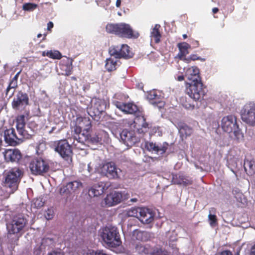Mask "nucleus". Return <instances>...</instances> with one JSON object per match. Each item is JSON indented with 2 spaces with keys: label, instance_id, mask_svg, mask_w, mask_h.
<instances>
[{
  "label": "nucleus",
  "instance_id": "nucleus-17",
  "mask_svg": "<svg viewBox=\"0 0 255 255\" xmlns=\"http://www.w3.org/2000/svg\"><path fill=\"white\" fill-rule=\"evenodd\" d=\"M121 192H113L108 194L104 199L105 205L111 207L118 204L123 200H126Z\"/></svg>",
  "mask_w": 255,
  "mask_h": 255
},
{
  "label": "nucleus",
  "instance_id": "nucleus-49",
  "mask_svg": "<svg viewBox=\"0 0 255 255\" xmlns=\"http://www.w3.org/2000/svg\"><path fill=\"white\" fill-rule=\"evenodd\" d=\"M48 255H64L63 253L57 251H52L49 253Z\"/></svg>",
  "mask_w": 255,
  "mask_h": 255
},
{
  "label": "nucleus",
  "instance_id": "nucleus-23",
  "mask_svg": "<svg viewBox=\"0 0 255 255\" xmlns=\"http://www.w3.org/2000/svg\"><path fill=\"white\" fill-rule=\"evenodd\" d=\"M185 76L190 82H202L199 69L196 66L188 68L186 72Z\"/></svg>",
  "mask_w": 255,
  "mask_h": 255
},
{
  "label": "nucleus",
  "instance_id": "nucleus-22",
  "mask_svg": "<svg viewBox=\"0 0 255 255\" xmlns=\"http://www.w3.org/2000/svg\"><path fill=\"white\" fill-rule=\"evenodd\" d=\"M3 155L6 162H18L21 158V154L17 149H6L3 152Z\"/></svg>",
  "mask_w": 255,
  "mask_h": 255
},
{
  "label": "nucleus",
  "instance_id": "nucleus-14",
  "mask_svg": "<svg viewBox=\"0 0 255 255\" xmlns=\"http://www.w3.org/2000/svg\"><path fill=\"white\" fill-rule=\"evenodd\" d=\"M29 104L28 95L21 91H19L16 97L13 99L11 105L14 109L18 110L20 107H25Z\"/></svg>",
  "mask_w": 255,
  "mask_h": 255
},
{
  "label": "nucleus",
  "instance_id": "nucleus-41",
  "mask_svg": "<svg viewBox=\"0 0 255 255\" xmlns=\"http://www.w3.org/2000/svg\"><path fill=\"white\" fill-rule=\"evenodd\" d=\"M208 219L210 221V224L212 226H214L217 222V217L215 215L209 214Z\"/></svg>",
  "mask_w": 255,
  "mask_h": 255
},
{
  "label": "nucleus",
  "instance_id": "nucleus-20",
  "mask_svg": "<svg viewBox=\"0 0 255 255\" xmlns=\"http://www.w3.org/2000/svg\"><path fill=\"white\" fill-rule=\"evenodd\" d=\"M139 220L143 224H149L154 220V213L149 209L141 208L140 209Z\"/></svg>",
  "mask_w": 255,
  "mask_h": 255
},
{
  "label": "nucleus",
  "instance_id": "nucleus-11",
  "mask_svg": "<svg viewBox=\"0 0 255 255\" xmlns=\"http://www.w3.org/2000/svg\"><path fill=\"white\" fill-rule=\"evenodd\" d=\"M109 53L111 56H114L117 59L122 58L128 59L132 56L130 47L127 44H122L120 46H112L109 49Z\"/></svg>",
  "mask_w": 255,
  "mask_h": 255
},
{
  "label": "nucleus",
  "instance_id": "nucleus-12",
  "mask_svg": "<svg viewBox=\"0 0 255 255\" xmlns=\"http://www.w3.org/2000/svg\"><path fill=\"white\" fill-rule=\"evenodd\" d=\"M242 119L251 126H255V102L246 104L242 111Z\"/></svg>",
  "mask_w": 255,
  "mask_h": 255
},
{
  "label": "nucleus",
  "instance_id": "nucleus-53",
  "mask_svg": "<svg viewBox=\"0 0 255 255\" xmlns=\"http://www.w3.org/2000/svg\"><path fill=\"white\" fill-rule=\"evenodd\" d=\"M192 43L194 45V47H197L199 46V42L197 40H193L192 41Z\"/></svg>",
  "mask_w": 255,
  "mask_h": 255
},
{
  "label": "nucleus",
  "instance_id": "nucleus-34",
  "mask_svg": "<svg viewBox=\"0 0 255 255\" xmlns=\"http://www.w3.org/2000/svg\"><path fill=\"white\" fill-rule=\"evenodd\" d=\"M38 7V5L33 3H25L22 5V9L24 11H32Z\"/></svg>",
  "mask_w": 255,
  "mask_h": 255
},
{
  "label": "nucleus",
  "instance_id": "nucleus-48",
  "mask_svg": "<svg viewBox=\"0 0 255 255\" xmlns=\"http://www.w3.org/2000/svg\"><path fill=\"white\" fill-rule=\"evenodd\" d=\"M249 255H255V243L251 247Z\"/></svg>",
  "mask_w": 255,
  "mask_h": 255
},
{
  "label": "nucleus",
  "instance_id": "nucleus-43",
  "mask_svg": "<svg viewBox=\"0 0 255 255\" xmlns=\"http://www.w3.org/2000/svg\"><path fill=\"white\" fill-rule=\"evenodd\" d=\"M188 59H189V61H185L187 63H189L191 60L195 61L197 60H201V57L198 56L196 54H191Z\"/></svg>",
  "mask_w": 255,
  "mask_h": 255
},
{
  "label": "nucleus",
  "instance_id": "nucleus-18",
  "mask_svg": "<svg viewBox=\"0 0 255 255\" xmlns=\"http://www.w3.org/2000/svg\"><path fill=\"white\" fill-rule=\"evenodd\" d=\"M114 105L121 111L127 114H135L138 110L137 106L133 103H124L117 100L113 102Z\"/></svg>",
  "mask_w": 255,
  "mask_h": 255
},
{
  "label": "nucleus",
  "instance_id": "nucleus-31",
  "mask_svg": "<svg viewBox=\"0 0 255 255\" xmlns=\"http://www.w3.org/2000/svg\"><path fill=\"white\" fill-rule=\"evenodd\" d=\"M142 119L143 121V123L142 125V131L144 132H148L149 134H151L154 132H155V128L154 127L153 128L150 124L146 123L145 122V119L143 116L142 117Z\"/></svg>",
  "mask_w": 255,
  "mask_h": 255
},
{
  "label": "nucleus",
  "instance_id": "nucleus-62",
  "mask_svg": "<svg viewBox=\"0 0 255 255\" xmlns=\"http://www.w3.org/2000/svg\"><path fill=\"white\" fill-rule=\"evenodd\" d=\"M41 36H42V34H40V33H39V34L37 35V37L38 38H40V37H41Z\"/></svg>",
  "mask_w": 255,
  "mask_h": 255
},
{
  "label": "nucleus",
  "instance_id": "nucleus-51",
  "mask_svg": "<svg viewBox=\"0 0 255 255\" xmlns=\"http://www.w3.org/2000/svg\"><path fill=\"white\" fill-rule=\"evenodd\" d=\"M115 97L117 99H121L122 98V97H124V98H126V96L124 95H122V94H117L115 95Z\"/></svg>",
  "mask_w": 255,
  "mask_h": 255
},
{
  "label": "nucleus",
  "instance_id": "nucleus-6",
  "mask_svg": "<svg viewBox=\"0 0 255 255\" xmlns=\"http://www.w3.org/2000/svg\"><path fill=\"white\" fill-rule=\"evenodd\" d=\"M221 127L223 130L228 133L233 132L234 139L240 142L244 139V133L239 128L237 118L233 115L224 117L221 121Z\"/></svg>",
  "mask_w": 255,
  "mask_h": 255
},
{
  "label": "nucleus",
  "instance_id": "nucleus-54",
  "mask_svg": "<svg viewBox=\"0 0 255 255\" xmlns=\"http://www.w3.org/2000/svg\"><path fill=\"white\" fill-rule=\"evenodd\" d=\"M216 213V209L215 208H211L209 210V214H212V213L214 214L213 215H215V214Z\"/></svg>",
  "mask_w": 255,
  "mask_h": 255
},
{
  "label": "nucleus",
  "instance_id": "nucleus-64",
  "mask_svg": "<svg viewBox=\"0 0 255 255\" xmlns=\"http://www.w3.org/2000/svg\"><path fill=\"white\" fill-rule=\"evenodd\" d=\"M46 36V34H44V37H43V40L45 39Z\"/></svg>",
  "mask_w": 255,
  "mask_h": 255
},
{
  "label": "nucleus",
  "instance_id": "nucleus-27",
  "mask_svg": "<svg viewBox=\"0 0 255 255\" xmlns=\"http://www.w3.org/2000/svg\"><path fill=\"white\" fill-rule=\"evenodd\" d=\"M160 25L156 24L153 28L152 29L150 32V37L151 40H154L155 43H158L160 42L161 34L160 32Z\"/></svg>",
  "mask_w": 255,
  "mask_h": 255
},
{
  "label": "nucleus",
  "instance_id": "nucleus-25",
  "mask_svg": "<svg viewBox=\"0 0 255 255\" xmlns=\"http://www.w3.org/2000/svg\"><path fill=\"white\" fill-rule=\"evenodd\" d=\"M121 138L125 144H129L134 142L135 136L132 131L124 129L120 134Z\"/></svg>",
  "mask_w": 255,
  "mask_h": 255
},
{
  "label": "nucleus",
  "instance_id": "nucleus-9",
  "mask_svg": "<svg viewBox=\"0 0 255 255\" xmlns=\"http://www.w3.org/2000/svg\"><path fill=\"white\" fill-rule=\"evenodd\" d=\"M54 150L68 163L72 161L73 151L71 146L66 139L54 141Z\"/></svg>",
  "mask_w": 255,
  "mask_h": 255
},
{
  "label": "nucleus",
  "instance_id": "nucleus-59",
  "mask_svg": "<svg viewBox=\"0 0 255 255\" xmlns=\"http://www.w3.org/2000/svg\"><path fill=\"white\" fill-rule=\"evenodd\" d=\"M130 201L132 202H135L137 201V200L136 198H132L131 199H130Z\"/></svg>",
  "mask_w": 255,
  "mask_h": 255
},
{
  "label": "nucleus",
  "instance_id": "nucleus-37",
  "mask_svg": "<svg viewBox=\"0 0 255 255\" xmlns=\"http://www.w3.org/2000/svg\"><path fill=\"white\" fill-rule=\"evenodd\" d=\"M17 87H18V82L10 79L9 81V82L8 83V85L5 90L6 96H7L8 92L10 91V90L11 89H15L17 88Z\"/></svg>",
  "mask_w": 255,
  "mask_h": 255
},
{
  "label": "nucleus",
  "instance_id": "nucleus-50",
  "mask_svg": "<svg viewBox=\"0 0 255 255\" xmlns=\"http://www.w3.org/2000/svg\"><path fill=\"white\" fill-rule=\"evenodd\" d=\"M20 72H21L20 71H19L18 72H17L15 75V76L11 79V80L18 82V77H19V75Z\"/></svg>",
  "mask_w": 255,
  "mask_h": 255
},
{
  "label": "nucleus",
  "instance_id": "nucleus-55",
  "mask_svg": "<svg viewBox=\"0 0 255 255\" xmlns=\"http://www.w3.org/2000/svg\"><path fill=\"white\" fill-rule=\"evenodd\" d=\"M176 79H177V80H178L179 81H182L184 80V77L183 75H179V76H177V77L176 78Z\"/></svg>",
  "mask_w": 255,
  "mask_h": 255
},
{
  "label": "nucleus",
  "instance_id": "nucleus-58",
  "mask_svg": "<svg viewBox=\"0 0 255 255\" xmlns=\"http://www.w3.org/2000/svg\"><path fill=\"white\" fill-rule=\"evenodd\" d=\"M116 4L117 7H120L121 4V0H117Z\"/></svg>",
  "mask_w": 255,
  "mask_h": 255
},
{
  "label": "nucleus",
  "instance_id": "nucleus-1",
  "mask_svg": "<svg viewBox=\"0 0 255 255\" xmlns=\"http://www.w3.org/2000/svg\"><path fill=\"white\" fill-rule=\"evenodd\" d=\"M25 116H18L16 119V128L18 132L16 134L14 128H11L4 131V139L5 142L10 145L15 146L20 140L30 139L34 135V131L29 127L25 128Z\"/></svg>",
  "mask_w": 255,
  "mask_h": 255
},
{
  "label": "nucleus",
  "instance_id": "nucleus-46",
  "mask_svg": "<svg viewBox=\"0 0 255 255\" xmlns=\"http://www.w3.org/2000/svg\"><path fill=\"white\" fill-rule=\"evenodd\" d=\"M217 255H233V254L229 250H225L219 253Z\"/></svg>",
  "mask_w": 255,
  "mask_h": 255
},
{
  "label": "nucleus",
  "instance_id": "nucleus-63",
  "mask_svg": "<svg viewBox=\"0 0 255 255\" xmlns=\"http://www.w3.org/2000/svg\"><path fill=\"white\" fill-rule=\"evenodd\" d=\"M2 143V140L1 139V138L0 137V146L1 145Z\"/></svg>",
  "mask_w": 255,
  "mask_h": 255
},
{
  "label": "nucleus",
  "instance_id": "nucleus-30",
  "mask_svg": "<svg viewBox=\"0 0 255 255\" xmlns=\"http://www.w3.org/2000/svg\"><path fill=\"white\" fill-rule=\"evenodd\" d=\"M119 61L116 58L115 59L110 57L107 59L105 64V68L107 71L111 72L117 69L118 63Z\"/></svg>",
  "mask_w": 255,
  "mask_h": 255
},
{
  "label": "nucleus",
  "instance_id": "nucleus-42",
  "mask_svg": "<svg viewBox=\"0 0 255 255\" xmlns=\"http://www.w3.org/2000/svg\"><path fill=\"white\" fill-rule=\"evenodd\" d=\"M45 217L47 220H51L53 218L54 211L52 209H48L44 214Z\"/></svg>",
  "mask_w": 255,
  "mask_h": 255
},
{
  "label": "nucleus",
  "instance_id": "nucleus-13",
  "mask_svg": "<svg viewBox=\"0 0 255 255\" xmlns=\"http://www.w3.org/2000/svg\"><path fill=\"white\" fill-rule=\"evenodd\" d=\"M107 105L105 100L96 98L93 105L88 109V114L94 120L98 121L101 115L106 110Z\"/></svg>",
  "mask_w": 255,
  "mask_h": 255
},
{
  "label": "nucleus",
  "instance_id": "nucleus-36",
  "mask_svg": "<svg viewBox=\"0 0 255 255\" xmlns=\"http://www.w3.org/2000/svg\"><path fill=\"white\" fill-rule=\"evenodd\" d=\"M48 57L53 59L59 60L62 57L61 53L58 50L49 51Z\"/></svg>",
  "mask_w": 255,
  "mask_h": 255
},
{
  "label": "nucleus",
  "instance_id": "nucleus-33",
  "mask_svg": "<svg viewBox=\"0 0 255 255\" xmlns=\"http://www.w3.org/2000/svg\"><path fill=\"white\" fill-rule=\"evenodd\" d=\"M135 250L139 254L147 255L150 253V249L139 243L136 245Z\"/></svg>",
  "mask_w": 255,
  "mask_h": 255
},
{
  "label": "nucleus",
  "instance_id": "nucleus-38",
  "mask_svg": "<svg viewBox=\"0 0 255 255\" xmlns=\"http://www.w3.org/2000/svg\"><path fill=\"white\" fill-rule=\"evenodd\" d=\"M44 202L42 201L41 198H37L33 199L32 201V205L34 208H40L44 206Z\"/></svg>",
  "mask_w": 255,
  "mask_h": 255
},
{
  "label": "nucleus",
  "instance_id": "nucleus-3",
  "mask_svg": "<svg viewBox=\"0 0 255 255\" xmlns=\"http://www.w3.org/2000/svg\"><path fill=\"white\" fill-rule=\"evenodd\" d=\"M74 123V139L78 142L83 143L89 139L91 121L89 117H77Z\"/></svg>",
  "mask_w": 255,
  "mask_h": 255
},
{
  "label": "nucleus",
  "instance_id": "nucleus-35",
  "mask_svg": "<svg viewBox=\"0 0 255 255\" xmlns=\"http://www.w3.org/2000/svg\"><path fill=\"white\" fill-rule=\"evenodd\" d=\"M140 208H132L128 211L127 214L129 217H136L139 219Z\"/></svg>",
  "mask_w": 255,
  "mask_h": 255
},
{
  "label": "nucleus",
  "instance_id": "nucleus-24",
  "mask_svg": "<svg viewBox=\"0 0 255 255\" xmlns=\"http://www.w3.org/2000/svg\"><path fill=\"white\" fill-rule=\"evenodd\" d=\"M177 47L179 50L177 54L178 58L184 61H189V59L186 58L185 57L189 54L188 49L191 47L190 45L186 42H183L179 43L177 44Z\"/></svg>",
  "mask_w": 255,
  "mask_h": 255
},
{
  "label": "nucleus",
  "instance_id": "nucleus-61",
  "mask_svg": "<svg viewBox=\"0 0 255 255\" xmlns=\"http://www.w3.org/2000/svg\"><path fill=\"white\" fill-rule=\"evenodd\" d=\"M238 196L240 198H241V196H243V195L241 193H239Z\"/></svg>",
  "mask_w": 255,
  "mask_h": 255
},
{
  "label": "nucleus",
  "instance_id": "nucleus-4",
  "mask_svg": "<svg viewBox=\"0 0 255 255\" xmlns=\"http://www.w3.org/2000/svg\"><path fill=\"white\" fill-rule=\"evenodd\" d=\"M99 236L106 246L110 248H116L122 244L119 230L115 226H106L101 229Z\"/></svg>",
  "mask_w": 255,
  "mask_h": 255
},
{
  "label": "nucleus",
  "instance_id": "nucleus-10",
  "mask_svg": "<svg viewBox=\"0 0 255 255\" xmlns=\"http://www.w3.org/2000/svg\"><path fill=\"white\" fill-rule=\"evenodd\" d=\"M29 167L31 173L35 175H42L49 170L48 162L40 157L33 158Z\"/></svg>",
  "mask_w": 255,
  "mask_h": 255
},
{
  "label": "nucleus",
  "instance_id": "nucleus-52",
  "mask_svg": "<svg viewBox=\"0 0 255 255\" xmlns=\"http://www.w3.org/2000/svg\"><path fill=\"white\" fill-rule=\"evenodd\" d=\"M53 26H54V25H53V22L51 21H49L47 23V29L48 30H50L52 28H53Z\"/></svg>",
  "mask_w": 255,
  "mask_h": 255
},
{
  "label": "nucleus",
  "instance_id": "nucleus-32",
  "mask_svg": "<svg viewBox=\"0 0 255 255\" xmlns=\"http://www.w3.org/2000/svg\"><path fill=\"white\" fill-rule=\"evenodd\" d=\"M133 236L137 240L145 241L147 240V233L145 231L134 230L133 233Z\"/></svg>",
  "mask_w": 255,
  "mask_h": 255
},
{
  "label": "nucleus",
  "instance_id": "nucleus-26",
  "mask_svg": "<svg viewBox=\"0 0 255 255\" xmlns=\"http://www.w3.org/2000/svg\"><path fill=\"white\" fill-rule=\"evenodd\" d=\"M104 192V187L103 184L98 183L94 185L89 189L88 194L91 197H98L102 195Z\"/></svg>",
  "mask_w": 255,
  "mask_h": 255
},
{
  "label": "nucleus",
  "instance_id": "nucleus-56",
  "mask_svg": "<svg viewBox=\"0 0 255 255\" xmlns=\"http://www.w3.org/2000/svg\"><path fill=\"white\" fill-rule=\"evenodd\" d=\"M48 55H49V51H43L42 53V56H47L48 57Z\"/></svg>",
  "mask_w": 255,
  "mask_h": 255
},
{
  "label": "nucleus",
  "instance_id": "nucleus-45",
  "mask_svg": "<svg viewBox=\"0 0 255 255\" xmlns=\"http://www.w3.org/2000/svg\"><path fill=\"white\" fill-rule=\"evenodd\" d=\"M153 255H168L167 253L162 251L161 249H158L156 253H153Z\"/></svg>",
  "mask_w": 255,
  "mask_h": 255
},
{
  "label": "nucleus",
  "instance_id": "nucleus-40",
  "mask_svg": "<svg viewBox=\"0 0 255 255\" xmlns=\"http://www.w3.org/2000/svg\"><path fill=\"white\" fill-rule=\"evenodd\" d=\"M181 180L177 183L178 184H183L185 186L192 184V181L186 179L183 176H179Z\"/></svg>",
  "mask_w": 255,
  "mask_h": 255
},
{
  "label": "nucleus",
  "instance_id": "nucleus-15",
  "mask_svg": "<svg viewBox=\"0 0 255 255\" xmlns=\"http://www.w3.org/2000/svg\"><path fill=\"white\" fill-rule=\"evenodd\" d=\"M121 172L120 169H118L113 162H108L103 165L102 167V172L105 175L111 179H117L119 178V172Z\"/></svg>",
  "mask_w": 255,
  "mask_h": 255
},
{
  "label": "nucleus",
  "instance_id": "nucleus-8",
  "mask_svg": "<svg viewBox=\"0 0 255 255\" xmlns=\"http://www.w3.org/2000/svg\"><path fill=\"white\" fill-rule=\"evenodd\" d=\"M202 82H190L187 85L186 93L195 101H201L206 92Z\"/></svg>",
  "mask_w": 255,
  "mask_h": 255
},
{
  "label": "nucleus",
  "instance_id": "nucleus-39",
  "mask_svg": "<svg viewBox=\"0 0 255 255\" xmlns=\"http://www.w3.org/2000/svg\"><path fill=\"white\" fill-rule=\"evenodd\" d=\"M147 97L149 100H157L159 99V96L157 94L156 91L155 90L149 91L147 94Z\"/></svg>",
  "mask_w": 255,
  "mask_h": 255
},
{
  "label": "nucleus",
  "instance_id": "nucleus-47",
  "mask_svg": "<svg viewBox=\"0 0 255 255\" xmlns=\"http://www.w3.org/2000/svg\"><path fill=\"white\" fill-rule=\"evenodd\" d=\"M41 253V247L40 246L34 248V254L35 255H40Z\"/></svg>",
  "mask_w": 255,
  "mask_h": 255
},
{
  "label": "nucleus",
  "instance_id": "nucleus-5",
  "mask_svg": "<svg viewBox=\"0 0 255 255\" xmlns=\"http://www.w3.org/2000/svg\"><path fill=\"white\" fill-rule=\"evenodd\" d=\"M106 31L108 33L128 39L137 38L139 35V33L133 30L129 24L122 22L108 23L106 26Z\"/></svg>",
  "mask_w": 255,
  "mask_h": 255
},
{
  "label": "nucleus",
  "instance_id": "nucleus-29",
  "mask_svg": "<svg viewBox=\"0 0 255 255\" xmlns=\"http://www.w3.org/2000/svg\"><path fill=\"white\" fill-rule=\"evenodd\" d=\"M192 129L185 124L179 125V132L182 138H186L192 133Z\"/></svg>",
  "mask_w": 255,
  "mask_h": 255
},
{
  "label": "nucleus",
  "instance_id": "nucleus-21",
  "mask_svg": "<svg viewBox=\"0 0 255 255\" xmlns=\"http://www.w3.org/2000/svg\"><path fill=\"white\" fill-rule=\"evenodd\" d=\"M168 145V143L166 142L159 144L152 142H146L145 144V148L149 151L154 152L156 153H160L161 154L166 151Z\"/></svg>",
  "mask_w": 255,
  "mask_h": 255
},
{
  "label": "nucleus",
  "instance_id": "nucleus-44",
  "mask_svg": "<svg viewBox=\"0 0 255 255\" xmlns=\"http://www.w3.org/2000/svg\"><path fill=\"white\" fill-rule=\"evenodd\" d=\"M88 255H109L108 254L105 253L103 251H97L96 252H92L89 254H88Z\"/></svg>",
  "mask_w": 255,
  "mask_h": 255
},
{
  "label": "nucleus",
  "instance_id": "nucleus-16",
  "mask_svg": "<svg viewBox=\"0 0 255 255\" xmlns=\"http://www.w3.org/2000/svg\"><path fill=\"white\" fill-rule=\"evenodd\" d=\"M82 187L81 182L74 181L68 183L66 185H63L59 189V193L62 195H68L75 193L80 188Z\"/></svg>",
  "mask_w": 255,
  "mask_h": 255
},
{
  "label": "nucleus",
  "instance_id": "nucleus-2",
  "mask_svg": "<svg viewBox=\"0 0 255 255\" xmlns=\"http://www.w3.org/2000/svg\"><path fill=\"white\" fill-rule=\"evenodd\" d=\"M27 224V219L22 216L14 217L7 225L8 243L11 248L17 245L19 237L22 235L24 228Z\"/></svg>",
  "mask_w": 255,
  "mask_h": 255
},
{
  "label": "nucleus",
  "instance_id": "nucleus-28",
  "mask_svg": "<svg viewBox=\"0 0 255 255\" xmlns=\"http://www.w3.org/2000/svg\"><path fill=\"white\" fill-rule=\"evenodd\" d=\"M244 168L249 175H253L255 174V160L254 159L245 160Z\"/></svg>",
  "mask_w": 255,
  "mask_h": 255
},
{
  "label": "nucleus",
  "instance_id": "nucleus-57",
  "mask_svg": "<svg viewBox=\"0 0 255 255\" xmlns=\"http://www.w3.org/2000/svg\"><path fill=\"white\" fill-rule=\"evenodd\" d=\"M219 11V8L217 7H214L212 9V12L214 14L217 13Z\"/></svg>",
  "mask_w": 255,
  "mask_h": 255
},
{
  "label": "nucleus",
  "instance_id": "nucleus-7",
  "mask_svg": "<svg viewBox=\"0 0 255 255\" xmlns=\"http://www.w3.org/2000/svg\"><path fill=\"white\" fill-rule=\"evenodd\" d=\"M21 174V171L18 168H13L5 174L3 185L10 189L11 193H14L18 189Z\"/></svg>",
  "mask_w": 255,
  "mask_h": 255
},
{
  "label": "nucleus",
  "instance_id": "nucleus-19",
  "mask_svg": "<svg viewBox=\"0 0 255 255\" xmlns=\"http://www.w3.org/2000/svg\"><path fill=\"white\" fill-rule=\"evenodd\" d=\"M73 60L72 58L64 56L59 63V68L62 71L61 74L65 76L71 75L73 71L72 63Z\"/></svg>",
  "mask_w": 255,
  "mask_h": 255
},
{
  "label": "nucleus",
  "instance_id": "nucleus-60",
  "mask_svg": "<svg viewBox=\"0 0 255 255\" xmlns=\"http://www.w3.org/2000/svg\"><path fill=\"white\" fill-rule=\"evenodd\" d=\"M182 36H183V38L184 39H186V38H187V34H183V35H182Z\"/></svg>",
  "mask_w": 255,
  "mask_h": 255
}]
</instances>
